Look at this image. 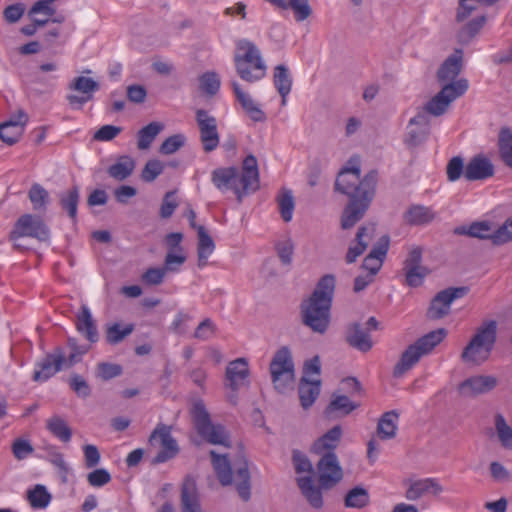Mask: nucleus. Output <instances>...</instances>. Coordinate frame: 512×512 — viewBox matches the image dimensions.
<instances>
[{"label": "nucleus", "mask_w": 512, "mask_h": 512, "mask_svg": "<svg viewBox=\"0 0 512 512\" xmlns=\"http://www.w3.org/2000/svg\"><path fill=\"white\" fill-rule=\"evenodd\" d=\"M297 484L311 507L314 509H321L323 507L322 487H317L311 476L298 478Z\"/></svg>", "instance_id": "obj_27"}, {"label": "nucleus", "mask_w": 512, "mask_h": 512, "mask_svg": "<svg viewBox=\"0 0 512 512\" xmlns=\"http://www.w3.org/2000/svg\"><path fill=\"white\" fill-rule=\"evenodd\" d=\"M278 204L282 219L289 222L294 211V198L291 191L284 190L278 197Z\"/></svg>", "instance_id": "obj_51"}, {"label": "nucleus", "mask_w": 512, "mask_h": 512, "mask_svg": "<svg viewBox=\"0 0 512 512\" xmlns=\"http://www.w3.org/2000/svg\"><path fill=\"white\" fill-rule=\"evenodd\" d=\"M64 350L56 347L53 352L47 354L38 364L39 370L34 371V381H46L57 372L63 370Z\"/></svg>", "instance_id": "obj_16"}, {"label": "nucleus", "mask_w": 512, "mask_h": 512, "mask_svg": "<svg viewBox=\"0 0 512 512\" xmlns=\"http://www.w3.org/2000/svg\"><path fill=\"white\" fill-rule=\"evenodd\" d=\"M181 512H202L196 481L193 477H185L181 487Z\"/></svg>", "instance_id": "obj_23"}, {"label": "nucleus", "mask_w": 512, "mask_h": 512, "mask_svg": "<svg viewBox=\"0 0 512 512\" xmlns=\"http://www.w3.org/2000/svg\"><path fill=\"white\" fill-rule=\"evenodd\" d=\"M498 385V378L493 375H474L458 385V393L465 398H475L493 391Z\"/></svg>", "instance_id": "obj_14"}, {"label": "nucleus", "mask_w": 512, "mask_h": 512, "mask_svg": "<svg viewBox=\"0 0 512 512\" xmlns=\"http://www.w3.org/2000/svg\"><path fill=\"white\" fill-rule=\"evenodd\" d=\"M335 284L334 275H324L318 281L311 296L303 300L300 305L302 324L314 333L322 335L329 328Z\"/></svg>", "instance_id": "obj_2"}, {"label": "nucleus", "mask_w": 512, "mask_h": 512, "mask_svg": "<svg viewBox=\"0 0 512 512\" xmlns=\"http://www.w3.org/2000/svg\"><path fill=\"white\" fill-rule=\"evenodd\" d=\"M399 415L395 411L385 412L378 421L377 436L382 440L393 439L396 436V421Z\"/></svg>", "instance_id": "obj_37"}, {"label": "nucleus", "mask_w": 512, "mask_h": 512, "mask_svg": "<svg viewBox=\"0 0 512 512\" xmlns=\"http://www.w3.org/2000/svg\"><path fill=\"white\" fill-rule=\"evenodd\" d=\"M270 372L275 389L284 393L294 379V365L287 347H282L276 352L270 363Z\"/></svg>", "instance_id": "obj_11"}, {"label": "nucleus", "mask_w": 512, "mask_h": 512, "mask_svg": "<svg viewBox=\"0 0 512 512\" xmlns=\"http://www.w3.org/2000/svg\"><path fill=\"white\" fill-rule=\"evenodd\" d=\"M486 22L485 16L477 17L470 22H468L465 26H463L457 34L458 42L465 45L470 43V41L480 32Z\"/></svg>", "instance_id": "obj_44"}, {"label": "nucleus", "mask_w": 512, "mask_h": 512, "mask_svg": "<svg viewBox=\"0 0 512 512\" xmlns=\"http://www.w3.org/2000/svg\"><path fill=\"white\" fill-rule=\"evenodd\" d=\"M197 265L203 268L208 264V258L215 250V243L204 226L197 227Z\"/></svg>", "instance_id": "obj_28"}, {"label": "nucleus", "mask_w": 512, "mask_h": 512, "mask_svg": "<svg viewBox=\"0 0 512 512\" xmlns=\"http://www.w3.org/2000/svg\"><path fill=\"white\" fill-rule=\"evenodd\" d=\"M468 292L469 288L466 286L449 287L438 292L430 303L427 311V317L437 320L447 316L450 312L452 302L466 296Z\"/></svg>", "instance_id": "obj_12"}, {"label": "nucleus", "mask_w": 512, "mask_h": 512, "mask_svg": "<svg viewBox=\"0 0 512 512\" xmlns=\"http://www.w3.org/2000/svg\"><path fill=\"white\" fill-rule=\"evenodd\" d=\"M158 450L156 455L151 459L152 465L165 463L175 458L179 451V445L172 436V426L158 423L151 432L148 439V452Z\"/></svg>", "instance_id": "obj_9"}, {"label": "nucleus", "mask_w": 512, "mask_h": 512, "mask_svg": "<svg viewBox=\"0 0 512 512\" xmlns=\"http://www.w3.org/2000/svg\"><path fill=\"white\" fill-rule=\"evenodd\" d=\"M360 166L343 168L335 181V191L348 196L349 201L341 215V228L354 227L365 215L376 191L378 171L370 170L363 179L360 178Z\"/></svg>", "instance_id": "obj_1"}, {"label": "nucleus", "mask_w": 512, "mask_h": 512, "mask_svg": "<svg viewBox=\"0 0 512 512\" xmlns=\"http://www.w3.org/2000/svg\"><path fill=\"white\" fill-rule=\"evenodd\" d=\"M211 180L219 190H233L241 203L245 195L259 188L257 159L252 154L248 155L243 160L241 173L236 167L217 168L212 172Z\"/></svg>", "instance_id": "obj_3"}, {"label": "nucleus", "mask_w": 512, "mask_h": 512, "mask_svg": "<svg viewBox=\"0 0 512 512\" xmlns=\"http://www.w3.org/2000/svg\"><path fill=\"white\" fill-rule=\"evenodd\" d=\"M345 339L351 347L361 352H368L373 346L369 332L358 322L347 326Z\"/></svg>", "instance_id": "obj_21"}, {"label": "nucleus", "mask_w": 512, "mask_h": 512, "mask_svg": "<svg viewBox=\"0 0 512 512\" xmlns=\"http://www.w3.org/2000/svg\"><path fill=\"white\" fill-rule=\"evenodd\" d=\"M27 499L32 508L43 509L49 505L51 494L44 485L37 484L33 489L27 491Z\"/></svg>", "instance_id": "obj_45"}, {"label": "nucleus", "mask_w": 512, "mask_h": 512, "mask_svg": "<svg viewBox=\"0 0 512 512\" xmlns=\"http://www.w3.org/2000/svg\"><path fill=\"white\" fill-rule=\"evenodd\" d=\"M200 88L209 95H214L220 88V80L215 72L204 73L200 79Z\"/></svg>", "instance_id": "obj_59"}, {"label": "nucleus", "mask_w": 512, "mask_h": 512, "mask_svg": "<svg viewBox=\"0 0 512 512\" xmlns=\"http://www.w3.org/2000/svg\"><path fill=\"white\" fill-rule=\"evenodd\" d=\"M232 87L237 100L250 118L256 122L264 121L266 119L264 112L254 103L252 98L241 89L236 81L232 82Z\"/></svg>", "instance_id": "obj_32"}, {"label": "nucleus", "mask_w": 512, "mask_h": 512, "mask_svg": "<svg viewBox=\"0 0 512 512\" xmlns=\"http://www.w3.org/2000/svg\"><path fill=\"white\" fill-rule=\"evenodd\" d=\"M273 82L277 91L281 95V104L283 106L286 105L287 95L290 93L292 88V79L285 65L280 64L275 67Z\"/></svg>", "instance_id": "obj_36"}, {"label": "nucleus", "mask_w": 512, "mask_h": 512, "mask_svg": "<svg viewBox=\"0 0 512 512\" xmlns=\"http://www.w3.org/2000/svg\"><path fill=\"white\" fill-rule=\"evenodd\" d=\"M27 16L31 20V23L24 25L21 28V32L25 36H33L39 28L44 27L50 22V18L53 17L54 14H50L47 7L42 4H33L27 13Z\"/></svg>", "instance_id": "obj_22"}, {"label": "nucleus", "mask_w": 512, "mask_h": 512, "mask_svg": "<svg viewBox=\"0 0 512 512\" xmlns=\"http://www.w3.org/2000/svg\"><path fill=\"white\" fill-rule=\"evenodd\" d=\"M368 491L363 487H354L348 491L344 503L346 507L361 509L369 504Z\"/></svg>", "instance_id": "obj_47"}, {"label": "nucleus", "mask_w": 512, "mask_h": 512, "mask_svg": "<svg viewBox=\"0 0 512 512\" xmlns=\"http://www.w3.org/2000/svg\"><path fill=\"white\" fill-rule=\"evenodd\" d=\"M59 199L62 209L68 212V215L72 220H75L77 216V206L79 202L78 187L73 186L70 190L61 193L59 195Z\"/></svg>", "instance_id": "obj_46"}, {"label": "nucleus", "mask_w": 512, "mask_h": 512, "mask_svg": "<svg viewBox=\"0 0 512 512\" xmlns=\"http://www.w3.org/2000/svg\"><path fill=\"white\" fill-rule=\"evenodd\" d=\"M76 328L78 332L83 334L89 342L95 343L98 341L99 335L97 327L91 312L86 305L81 306V311L77 315Z\"/></svg>", "instance_id": "obj_29"}, {"label": "nucleus", "mask_w": 512, "mask_h": 512, "mask_svg": "<svg viewBox=\"0 0 512 512\" xmlns=\"http://www.w3.org/2000/svg\"><path fill=\"white\" fill-rule=\"evenodd\" d=\"M69 88L93 98V93L98 91L100 86L99 83L92 78L79 76L69 84Z\"/></svg>", "instance_id": "obj_49"}, {"label": "nucleus", "mask_w": 512, "mask_h": 512, "mask_svg": "<svg viewBox=\"0 0 512 512\" xmlns=\"http://www.w3.org/2000/svg\"><path fill=\"white\" fill-rule=\"evenodd\" d=\"M22 134L23 128L20 125H15L13 128H10L8 124H0V139L8 145L17 143Z\"/></svg>", "instance_id": "obj_57"}, {"label": "nucleus", "mask_w": 512, "mask_h": 512, "mask_svg": "<svg viewBox=\"0 0 512 512\" xmlns=\"http://www.w3.org/2000/svg\"><path fill=\"white\" fill-rule=\"evenodd\" d=\"M11 450L13 456L21 461L26 459L28 456L32 455L34 452V448L32 444L25 439L16 438L11 444Z\"/></svg>", "instance_id": "obj_56"}, {"label": "nucleus", "mask_w": 512, "mask_h": 512, "mask_svg": "<svg viewBox=\"0 0 512 512\" xmlns=\"http://www.w3.org/2000/svg\"><path fill=\"white\" fill-rule=\"evenodd\" d=\"M496 229L489 221L473 222L469 227L461 226L454 230L455 234L467 235L473 238L489 239L493 242V235Z\"/></svg>", "instance_id": "obj_35"}, {"label": "nucleus", "mask_w": 512, "mask_h": 512, "mask_svg": "<svg viewBox=\"0 0 512 512\" xmlns=\"http://www.w3.org/2000/svg\"><path fill=\"white\" fill-rule=\"evenodd\" d=\"M446 330L440 328L427 333L420 337L415 343H413L422 355L429 354L439 343L443 341L446 336Z\"/></svg>", "instance_id": "obj_40"}, {"label": "nucleus", "mask_w": 512, "mask_h": 512, "mask_svg": "<svg viewBox=\"0 0 512 512\" xmlns=\"http://www.w3.org/2000/svg\"><path fill=\"white\" fill-rule=\"evenodd\" d=\"M436 217V213L423 205H412L404 213L403 218L407 224L420 226L431 223Z\"/></svg>", "instance_id": "obj_31"}, {"label": "nucleus", "mask_w": 512, "mask_h": 512, "mask_svg": "<svg viewBox=\"0 0 512 512\" xmlns=\"http://www.w3.org/2000/svg\"><path fill=\"white\" fill-rule=\"evenodd\" d=\"M497 322L485 320L476 328L468 344L461 353V360L473 365H481L486 362L494 349L497 341Z\"/></svg>", "instance_id": "obj_5"}, {"label": "nucleus", "mask_w": 512, "mask_h": 512, "mask_svg": "<svg viewBox=\"0 0 512 512\" xmlns=\"http://www.w3.org/2000/svg\"><path fill=\"white\" fill-rule=\"evenodd\" d=\"M443 492V487L434 478L420 479L409 484L405 497L409 501H416L424 494L431 493L435 496Z\"/></svg>", "instance_id": "obj_25"}, {"label": "nucleus", "mask_w": 512, "mask_h": 512, "mask_svg": "<svg viewBox=\"0 0 512 512\" xmlns=\"http://www.w3.org/2000/svg\"><path fill=\"white\" fill-rule=\"evenodd\" d=\"M69 386L78 397L87 398L91 394L89 384L81 375L73 374L69 379Z\"/></svg>", "instance_id": "obj_64"}, {"label": "nucleus", "mask_w": 512, "mask_h": 512, "mask_svg": "<svg viewBox=\"0 0 512 512\" xmlns=\"http://www.w3.org/2000/svg\"><path fill=\"white\" fill-rule=\"evenodd\" d=\"M134 168V160L128 156H123L108 168V174L110 177L122 181L132 174Z\"/></svg>", "instance_id": "obj_43"}, {"label": "nucleus", "mask_w": 512, "mask_h": 512, "mask_svg": "<svg viewBox=\"0 0 512 512\" xmlns=\"http://www.w3.org/2000/svg\"><path fill=\"white\" fill-rule=\"evenodd\" d=\"M234 63L237 74L246 82L261 80L267 71L259 48L251 41L242 39L236 43Z\"/></svg>", "instance_id": "obj_6"}, {"label": "nucleus", "mask_w": 512, "mask_h": 512, "mask_svg": "<svg viewBox=\"0 0 512 512\" xmlns=\"http://www.w3.org/2000/svg\"><path fill=\"white\" fill-rule=\"evenodd\" d=\"M166 271L163 267H151L148 268L141 276V280L144 284L150 286H156L163 283Z\"/></svg>", "instance_id": "obj_62"}, {"label": "nucleus", "mask_w": 512, "mask_h": 512, "mask_svg": "<svg viewBox=\"0 0 512 512\" xmlns=\"http://www.w3.org/2000/svg\"><path fill=\"white\" fill-rule=\"evenodd\" d=\"M134 331V324H127L121 327L119 323L108 325L105 330V340L109 345H117L121 343Z\"/></svg>", "instance_id": "obj_42"}, {"label": "nucleus", "mask_w": 512, "mask_h": 512, "mask_svg": "<svg viewBox=\"0 0 512 512\" xmlns=\"http://www.w3.org/2000/svg\"><path fill=\"white\" fill-rule=\"evenodd\" d=\"M48 192L39 184H34L29 190V199L35 210H45Z\"/></svg>", "instance_id": "obj_55"}, {"label": "nucleus", "mask_w": 512, "mask_h": 512, "mask_svg": "<svg viewBox=\"0 0 512 512\" xmlns=\"http://www.w3.org/2000/svg\"><path fill=\"white\" fill-rule=\"evenodd\" d=\"M122 374V367L119 364L101 362L97 365L96 376L104 381L110 380Z\"/></svg>", "instance_id": "obj_61"}, {"label": "nucleus", "mask_w": 512, "mask_h": 512, "mask_svg": "<svg viewBox=\"0 0 512 512\" xmlns=\"http://www.w3.org/2000/svg\"><path fill=\"white\" fill-rule=\"evenodd\" d=\"M163 129L164 125L155 121L141 128L137 133V148L139 150L149 149L157 135Z\"/></svg>", "instance_id": "obj_39"}, {"label": "nucleus", "mask_w": 512, "mask_h": 512, "mask_svg": "<svg viewBox=\"0 0 512 512\" xmlns=\"http://www.w3.org/2000/svg\"><path fill=\"white\" fill-rule=\"evenodd\" d=\"M375 230L374 224L363 225L358 229L354 243L349 246L345 256L347 263L355 262L365 252L371 239L374 237Z\"/></svg>", "instance_id": "obj_20"}, {"label": "nucleus", "mask_w": 512, "mask_h": 512, "mask_svg": "<svg viewBox=\"0 0 512 512\" xmlns=\"http://www.w3.org/2000/svg\"><path fill=\"white\" fill-rule=\"evenodd\" d=\"M249 376L248 362L245 358L231 361L226 368L227 387L237 391Z\"/></svg>", "instance_id": "obj_24"}, {"label": "nucleus", "mask_w": 512, "mask_h": 512, "mask_svg": "<svg viewBox=\"0 0 512 512\" xmlns=\"http://www.w3.org/2000/svg\"><path fill=\"white\" fill-rule=\"evenodd\" d=\"M321 487L330 489L343 478V470L335 453H324L317 463Z\"/></svg>", "instance_id": "obj_13"}, {"label": "nucleus", "mask_w": 512, "mask_h": 512, "mask_svg": "<svg viewBox=\"0 0 512 512\" xmlns=\"http://www.w3.org/2000/svg\"><path fill=\"white\" fill-rule=\"evenodd\" d=\"M463 69V51L461 49H455V51L448 56L445 61L441 64L437 71V80L445 85L449 83H455L457 77Z\"/></svg>", "instance_id": "obj_18"}, {"label": "nucleus", "mask_w": 512, "mask_h": 512, "mask_svg": "<svg viewBox=\"0 0 512 512\" xmlns=\"http://www.w3.org/2000/svg\"><path fill=\"white\" fill-rule=\"evenodd\" d=\"M281 9H291L294 13L296 21L302 22L309 18L312 14V8L309 0H285V5Z\"/></svg>", "instance_id": "obj_48"}, {"label": "nucleus", "mask_w": 512, "mask_h": 512, "mask_svg": "<svg viewBox=\"0 0 512 512\" xmlns=\"http://www.w3.org/2000/svg\"><path fill=\"white\" fill-rule=\"evenodd\" d=\"M423 355L414 344L409 345L406 350L401 354L399 361L393 369V376L396 378L402 377L408 372Z\"/></svg>", "instance_id": "obj_33"}, {"label": "nucleus", "mask_w": 512, "mask_h": 512, "mask_svg": "<svg viewBox=\"0 0 512 512\" xmlns=\"http://www.w3.org/2000/svg\"><path fill=\"white\" fill-rule=\"evenodd\" d=\"M196 121L204 151L211 152L215 150L219 144V134L215 117L210 116L207 111L199 109L196 112Z\"/></svg>", "instance_id": "obj_15"}, {"label": "nucleus", "mask_w": 512, "mask_h": 512, "mask_svg": "<svg viewBox=\"0 0 512 512\" xmlns=\"http://www.w3.org/2000/svg\"><path fill=\"white\" fill-rule=\"evenodd\" d=\"M211 461L220 483L223 486L234 484L240 498L248 501L251 497V476L248 461L242 451L234 459L233 467L227 455L210 451Z\"/></svg>", "instance_id": "obj_4"}, {"label": "nucleus", "mask_w": 512, "mask_h": 512, "mask_svg": "<svg viewBox=\"0 0 512 512\" xmlns=\"http://www.w3.org/2000/svg\"><path fill=\"white\" fill-rule=\"evenodd\" d=\"M185 261L186 256L183 252L168 251L164 259L163 268L166 272H177Z\"/></svg>", "instance_id": "obj_63"}, {"label": "nucleus", "mask_w": 512, "mask_h": 512, "mask_svg": "<svg viewBox=\"0 0 512 512\" xmlns=\"http://www.w3.org/2000/svg\"><path fill=\"white\" fill-rule=\"evenodd\" d=\"M495 426L501 445L512 450V428L506 423L502 415L498 414L496 416Z\"/></svg>", "instance_id": "obj_50"}, {"label": "nucleus", "mask_w": 512, "mask_h": 512, "mask_svg": "<svg viewBox=\"0 0 512 512\" xmlns=\"http://www.w3.org/2000/svg\"><path fill=\"white\" fill-rule=\"evenodd\" d=\"M25 237H32L42 242L49 240V228L40 216L24 214L15 222L9 233V240L13 243V247L17 250L28 249L26 244L20 242Z\"/></svg>", "instance_id": "obj_8"}, {"label": "nucleus", "mask_w": 512, "mask_h": 512, "mask_svg": "<svg viewBox=\"0 0 512 512\" xmlns=\"http://www.w3.org/2000/svg\"><path fill=\"white\" fill-rule=\"evenodd\" d=\"M358 407L359 403L351 401L347 395L333 394L325 409V415L327 417L347 416Z\"/></svg>", "instance_id": "obj_30"}, {"label": "nucleus", "mask_w": 512, "mask_h": 512, "mask_svg": "<svg viewBox=\"0 0 512 512\" xmlns=\"http://www.w3.org/2000/svg\"><path fill=\"white\" fill-rule=\"evenodd\" d=\"M494 173L491 160L483 154H477L465 166L464 177L468 181H478L491 178Z\"/></svg>", "instance_id": "obj_17"}, {"label": "nucleus", "mask_w": 512, "mask_h": 512, "mask_svg": "<svg viewBox=\"0 0 512 512\" xmlns=\"http://www.w3.org/2000/svg\"><path fill=\"white\" fill-rule=\"evenodd\" d=\"M320 380H309L306 377H302L299 383V398L301 402V406L304 409H307L313 405L315 400L320 394Z\"/></svg>", "instance_id": "obj_34"}, {"label": "nucleus", "mask_w": 512, "mask_h": 512, "mask_svg": "<svg viewBox=\"0 0 512 512\" xmlns=\"http://www.w3.org/2000/svg\"><path fill=\"white\" fill-rule=\"evenodd\" d=\"M468 87L469 83L465 78L443 85L442 89L425 104L426 112L436 117L443 115L454 100L465 94Z\"/></svg>", "instance_id": "obj_10"}, {"label": "nucleus", "mask_w": 512, "mask_h": 512, "mask_svg": "<svg viewBox=\"0 0 512 512\" xmlns=\"http://www.w3.org/2000/svg\"><path fill=\"white\" fill-rule=\"evenodd\" d=\"M390 245L388 235H383L374 244L372 250L364 258L362 268L367 270L369 274L375 276L382 267L383 261L387 255Z\"/></svg>", "instance_id": "obj_19"}, {"label": "nucleus", "mask_w": 512, "mask_h": 512, "mask_svg": "<svg viewBox=\"0 0 512 512\" xmlns=\"http://www.w3.org/2000/svg\"><path fill=\"white\" fill-rule=\"evenodd\" d=\"M163 171H164V164L157 159H151L146 162V164L141 172V179L144 182H152L160 174H162Z\"/></svg>", "instance_id": "obj_54"}, {"label": "nucleus", "mask_w": 512, "mask_h": 512, "mask_svg": "<svg viewBox=\"0 0 512 512\" xmlns=\"http://www.w3.org/2000/svg\"><path fill=\"white\" fill-rule=\"evenodd\" d=\"M342 433L341 426L335 425L314 442L312 451L319 455L334 453L340 443Z\"/></svg>", "instance_id": "obj_26"}, {"label": "nucleus", "mask_w": 512, "mask_h": 512, "mask_svg": "<svg viewBox=\"0 0 512 512\" xmlns=\"http://www.w3.org/2000/svg\"><path fill=\"white\" fill-rule=\"evenodd\" d=\"M464 171L465 166L462 157L454 156L448 161L446 174L449 181H457L462 175H464Z\"/></svg>", "instance_id": "obj_58"}, {"label": "nucleus", "mask_w": 512, "mask_h": 512, "mask_svg": "<svg viewBox=\"0 0 512 512\" xmlns=\"http://www.w3.org/2000/svg\"><path fill=\"white\" fill-rule=\"evenodd\" d=\"M47 430L63 443H68L72 437V429L60 416L54 415L46 421Z\"/></svg>", "instance_id": "obj_38"}, {"label": "nucleus", "mask_w": 512, "mask_h": 512, "mask_svg": "<svg viewBox=\"0 0 512 512\" xmlns=\"http://www.w3.org/2000/svg\"><path fill=\"white\" fill-rule=\"evenodd\" d=\"M275 250L284 265H290L294 253V243L290 238L279 240L275 243Z\"/></svg>", "instance_id": "obj_53"}, {"label": "nucleus", "mask_w": 512, "mask_h": 512, "mask_svg": "<svg viewBox=\"0 0 512 512\" xmlns=\"http://www.w3.org/2000/svg\"><path fill=\"white\" fill-rule=\"evenodd\" d=\"M194 427L201 438L213 445L230 446V439L224 426L214 424L203 401L194 403L191 410Z\"/></svg>", "instance_id": "obj_7"}, {"label": "nucleus", "mask_w": 512, "mask_h": 512, "mask_svg": "<svg viewBox=\"0 0 512 512\" xmlns=\"http://www.w3.org/2000/svg\"><path fill=\"white\" fill-rule=\"evenodd\" d=\"M498 149L501 160L506 166L512 168V131L509 127H502L500 129Z\"/></svg>", "instance_id": "obj_41"}, {"label": "nucleus", "mask_w": 512, "mask_h": 512, "mask_svg": "<svg viewBox=\"0 0 512 512\" xmlns=\"http://www.w3.org/2000/svg\"><path fill=\"white\" fill-rule=\"evenodd\" d=\"M512 242V216L508 217L501 226H499L493 235L494 245H503Z\"/></svg>", "instance_id": "obj_52"}, {"label": "nucleus", "mask_w": 512, "mask_h": 512, "mask_svg": "<svg viewBox=\"0 0 512 512\" xmlns=\"http://www.w3.org/2000/svg\"><path fill=\"white\" fill-rule=\"evenodd\" d=\"M185 136L182 134H175L163 141L159 148V152L164 155L175 153L185 144Z\"/></svg>", "instance_id": "obj_60"}]
</instances>
